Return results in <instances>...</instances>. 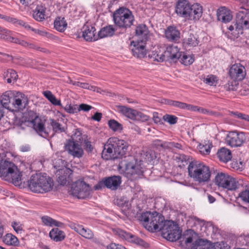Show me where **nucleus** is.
Masks as SVG:
<instances>
[{
  "label": "nucleus",
  "mask_w": 249,
  "mask_h": 249,
  "mask_svg": "<svg viewBox=\"0 0 249 249\" xmlns=\"http://www.w3.org/2000/svg\"><path fill=\"white\" fill-rule=\"evenodd\" d=\"M28 103L24 94L11 90L5 92L1 96L0 104L3 107L12 112L23 110Z\"/></svg>",
  "instance_id": "f257e3e1"
},
{
  "label": "nucleus",
  "mask_w": 249,
  "mask_h": 249,
  "mask_svg": "<svg viewBox=\"0 0 249 249\" xmlns=\"http://www.w3.org/2000/svg\"><path fill=\"white\" fill-rule=\"evenodd\" d=\"M21 173L15 164L6 158L5 154L0 153V177L11 180L16 186L21 183Z\"/></svg>",
  "instance_id": "f03ea898"
},
{
  "label": "nucleus",
  "mask_w": 249,
  "mask_h": 249,
  "mask_svg": "<svg viewBox=\"0 0 249 249\" xmlns=\"http://www.w3.org/2000/svg\"><path fill=\"white\" fill-rule=\"evenodd\" d=\"M28 186L30 191L34 193L43 194L52 190L53 181L46 175L35 174L31 177L28 182Z\"/></svg>",
  "instance_id": "7ed1b4c3"
},
{
  "label": "nucleus",
  "mask_w": 249,
  "mask_h": 249,
  "mask_svg": "<svg viewBox=\"0 0 249 249\" xmlns=\"http://www.w3.org/2000/svg\"><path fill=\"white\" fill-rule=\"evenodd\" d=\"M189 176L199 183H204L210 180L211 172L209 167L204 163L197 161H191L188 167Z\"/></svg>",
  "instance_id": "20e7f679"
},
{
  "label": "nucleus",
  "mask_w": 249,
  "mask_h": 249,
  "mask_svg": "<svg viewBox=\"0 0 249 249\" xmlns=\"http://www.w3.org/2000/svg\"><path fill=\"white\" fill-rule=\"evenodd\" d=\"M113 20L116 26L125 29L133 25L135 19L132 12L129 9L121 7L114 12Z\"/></svg>",
  "instance_id": "39448f33"
},
{
  "label": "nucleus",
  "mask_w": 249,
  "mask_h": 249,
  "mask_svg": "<svg viewBox=\"0 0 249 249\" xmlns=\"http://www.w3.org/2000/svg\"><path fill=\"white\" fill-rule=\"evenodd\" d=\"M119 167L124 171L126 177L131 180L137 179L144 172L143 165L141 160H135L130 162L122 160L119 164Z\"/></svg>",
  "instance_id": "423d86ee"
},
{
  "label": "nucleus",
  "mask_w": 249,
  "mask_h": 249,
  "mask_svg": "<svg viewBox=\"0 0 249 249\" xmlns=\"http://www.w3.org/2000/svg\"><path fill=\"white\" fill-rule=\"evenodd\" d=\"M141 218V221L143 222L144 227L149 231L153 232L160 231L162 228L163 217L156 212L143 213Z\"/></svg>",
  "instance_id": "0eeeda50"
},
{
  "label": "nucleus",
  "mask_w": 249,
  "mask_h": 249,
  "mask_svg": "<svg viewBox=\"0 0 249 249\" xmlns=\"http://www.w3.org/2000/svg\"><path fill=\"white\" fill-rule=\"evenodd\" d=\"M162 236L170 241H175L181 236L178 225L173 221H166L160 228Z\"/></svg>",
  "instance_id": "6e6552de"
},
{
  "label": "nucleus",
  "mask_w": 249,
  "mask_h": 249,
  "mask_svg": "<svg viewBox=\"0 0 249 249\" xmlns=\"http://www.w3.org/2000/svg\"><path fill=\"white\" fill-rule=\"evenodd\" d=\"M214 180L217 186L229 190H235L239 186V183L235 178L222 172L216 175Z\"/></svg>",
  "instance_id": "1a4fd4ad"
},
{
  "label": "nucleus",
  "mask_w": 249,
  "mask_h": 249,
  "mask_svg": "<svg viewBox=\"0 0 249 249\" xmlns=\"http://www.w3.org/2000/svg\"><path fill=\"white\" fill-rule=\"evenodd\" d=\"M235 31L237 32V37L239 34H242L244 30H249V10L244 9L239 11L236 17L235 22Z\"/></svg>",
  "instance_id": "9d476101"
},
{
  "label": "nucleus",
  "mask_w": 249,
  "mask_h": 249,
  "mask_svg": "<svg viewBox=\"0 0 249 249\" xmlns=\"http://www.w3.org/2000/svg\"><path fill=\"white\" fill-rule=\"evenodd\" d=\"M71 191L73 196L78 198L84 199L89 195L90 188L84 181L79 180L72 184Z\"/></svg>",
  "instance_id": "9b49d317"
},
{
  "label": "nucleus",
  "mask_w": 249,
  "mask_h": 249,
  "mask_svg": "<svg viewBox=\"0 0 249 249\" xmlns=\"http://www.w3.org/2000/svg\"><path fill=\"white\" fill-rule=\"evenodd\" d=\"M116 107L119 113L131 120L141 119L142 121H147L148 119V116L137 110L124 106H116Z\"/></svg>",
  "instance_id": "f8f14e48"
},
{
  "label": "nucleus",
  "mask_w": 249,
  "mask_h": 249,
  "mask_svg": "<svg viewBox=\"0 0 249 249\" xmlns=\"http://www.w3.org/2000/svg\"><path fill=\"white\" fill-rule=\"evenodd\" d=\"M246 140V136L243 132L235 131L230 132L226 138L227 144L232 147L241 146Z\"/></svg>",
  "instance_id": "ddd939ff"
},
{
  "label": "nucleus",
  "mask_w": 249,
  "mask_h": 249,
  "mask_svg": "<svg viewBox=\"0 0 249 249\" xmlns=\"http://www.w3.org/2000/svg\"><path fill=\"white\" fill-rule=\"evenodd\" d=\"M246 75L245 68L240 63L231 65L229 71V75L231 79L242 81L245 78Z\"/></svg>",
  "instance_id": "4468645a"
},
{
  "label": "nucleus",
  "mask_w": 249,
  "mask_h": 249,
  "mask_svg": "<svg viewBox=\"0 0 249 249\" xmlns=\"http://www.w3.org/2000/svg\"><path fill=\"white\" fill-rule=\"evenodd\" d=\"M114 142L113 137L110 138L104 145L102 151V157L106 160L117 159V156L114 151Z\"/></svg>",
  "instance_id": "2eb2a0df"
},
{
  "label": "nucleus",
  "mask_w": 249,
  "mask_h": 249,
  "mask_svg": "<svg viewBox=\"0 0 249 249\" xmlns=\"http://www.w3.org/2000/svg\"><path fill=\"white\" fill-rule=\"evenodd\" d=\"M65 150L73 158H80L84 154L81 145L75 142L69 141L65 145Z\"/></svg>",
  "instance_id": "dca6fc26"
},
{
  "label": "nucleus",
  "mask_w": 249,
  "mask_h": 249,
  "mask_svg": "<svg viewBox=\"0 0 249 249\" xmlns=\"http://www.w3.org/2000/svg\"><path fill=\"white\" fill-rule=\"evenodd\" d=\"M72 173V171L66 167H63L57 170L55 174L58 182L62 185H66L67 182L71 180Z\"/></svg>",
  "instance_id": "f3484780"
},
{
  "label": "nucleus",
  "mask_w": 249,
  "mask_h": 249,
  "mask_svg": "<svg viewBox=\"0 0 249 249\" xmlns=\"http://www.w3.org/2000/svg\"><path fill=\"white\" fill-rule=\"evenodd\" d=\"M115 232L116 234L123 239L140 246H144L145 242L143 240L130 232H126L120 229L116 230Z\"/></svg>",
  "instance_id": "a211bd4d"
},
{
  "label": "nucleus",
  "mask_w": 249,
  "mask_h": 249,
  "mask_svg": "<svg viewBox=\"0 0 249 249\" xmlns=\"http://www.w3.org/2000/svg\"><path fill=\"white\" fill-rule=\"evenodd\" d=\"M203 14V7L198 3H195L191 5L187 19L189 20L196 22L202 17Z\"/></svg>",
  "instance_id": "6ab92c4d"
},
{
  "label": "nucleus",
  "mask_w": 249,
  "mask_h": 249,
  "mask_svg": "<svg viewBox=\"0 0 249 249\" xmlns=\"http://www.w3.org/2000/svg\"><path fill=\"white\" fill-rule=\"evenodd\" d=\"M114 142V151L117 156V159L125 155L127 151L128 144L123 140H119L117 138L113 137Z\"/></svg>",
  "instance_id": "aec40b11"
},
{
  "label": "nucleus",
  "mask_w": 249,
  "mask_h": 249,
  "mask_svg": "<svg viewBox=\"0 0 249 249\" xmlns=\"http://www.w3.org/2000/svg\"><path fill=\"white\" fill-rule=\"evenodd\" d=\"M191 5L187 0H179L176 3L175 12L178 16L187 19Z\"/></svg>",
  "instance_id": "412c9836"
},
{
  "label": "nucleus",
  "mask_w": 249,
  "mask_h": 249,
  "mask_svg": "<svg viewBox=\"0 0 249 249\" xmlns=\"http://www.w3.org/2000/svg\"><path fill=\"white\" fill-rule=\"evenodd\" d=\"M145 42L139 40L131 42V45L133 46L132 52L134 56L138 58H143L145 56Z\"/></svg>",
  "instance_id": "4be33fe9"
},
{
  "label": "nucleus",
  "mask_w": 249,
  "mask_h": 249,
  "mask_svg": "<svg viewBox=\"0 0 249 249\" xmlns=\"http://www.w3.org/2000/svg\"><path fill=\"white\" fill-rule=\"evenodd\" d=\"M96 29L91 25H85L83 28L82 36L87 41H93L97 40L98 38V35H95Z\"/></svg>",
  "instance_id": "5701e85b"
},
{
  "label": "nucleus",
  "mask_w": 249,
  "mask_h": 249,
  "mask_svg": "<svg viewBox=\"0 0 249 249\" xmlns=\"http://www.w3.org/2000/svg\"><path fill=\"white\" fill-rule=\"evenodd\" d=\"M216 15L217 19L223 23H227L232 19L231 11L225 7H221L217 10Z\"/></svg>",
  "instance_id": "b1692460"
},
{
  "label": "nucleus",
  "mask_w": 249,
  "mask_h": 249,
  "mask_svg": "<svg viewBox=\"0 0 249 249\" xmlns=\"http://www.w3.org/2000/svg\"><path fill=\"white\" fill-rule=\"evenodd\" d=\"M165 57L174 60L178 59L181 56V52L179 51V49L177 46L170 45L166 48L164 52Z\"/></svg>",
  "instance_id": "393cba45"
},
{
  "label": "nucleus",
  "mask_w": 249,
  "mask_h": 249,
  "mask_svg": "<svg viewBox=\"0 0 249 249\" xmlns=\"http://www.w3.org/2000/svg\"><path fill=\"white\" fill-rule=\"evenodd\" d=\"M121 182V178L119 176H114L105 178L106 187L111 190H117Z\"/></svg>",
  "instance_id": "a878e982"
},
{
  "label": "nucleus",
  "mask_w": 249,
  "mask_h": 249,
  "mask_svg": "<svg viewBox=\"0 0 249 249\" xmlns=\"http://www.w3.org/2000/svg\"><path fill=\"white\" fill-rule=\"evenodd\" d=\"M180 32L176 27L169 26L165 31V36L166 38L173 41H177L180 38Z\"/></svg>",
  "instance_id": "bb28decb"
},
{
  "label": "nucleus",
  "mask_w": 249,
  "mask_h": 249,
  "mask_svg": "<svg viewBox=\"0 0 249 249\" xmlns=\"http://www.w3.org/2000/svg\"><path fill=\"white\" fill-rule=\"evenodd\" d=\"M136 35L139 37L140 41L146 42L148 38L149 31L147 26L144 24H140L137 26L135 30Z\"/></svg>",
  "instance_id": "cd10ccee"
},
{
  "label": "nucleus",
  "mask_w": 249,
  "mask_h": 249,
  "mask_svg": "<svg viewBox=\"0 0 249 249\" xmlns=\"http://www.w3.org/2000/svg\"><path fill=\"white\" fill-rule=\"evenodd\" d=\"M216 244H222V243H216L213 246L210 245L207 240L202 239H198L193 243L192 249H211L214 248Z\"/></svg>",
  "instance_id": "c85d7f7f"
},
{
  "label": "nucleus",
  "mask_w": 249,
  "mask_h": 249,
  "mask_svg": "<svg viewBox=\"0 0 249 249\" xmlns=\"http://www.w3.org/2000/svg\"><path fill=\"white\" fill-rule=\"evenodd\" d=\"M72 229L85 238L90 239L93 237L92 231L89 229L84 228L83 226L74 225Z\"/></svg>",
  "instance_id": "c756f323"
},
{
  "label": "nucleus",
  "mask_w": 249,
  "mask_h": 249,
  "mask_svg": "<svg viewBox=\"0 0 249 249\" xmlns=\"http://www.w3.org/2000/svg\"><path fill=\"white\" fill-rule=\"evenodd\" d=\"M115 31L116 29L112 25L104 27L98 32L99 38L111 36L114 34Z\"/></svg>",
  "instance_id": "7c9ffc66"
},
{
  "label": "nucleus",
  "mask_w": 249,
  "mask_h": 249,
  "mask_svg": "<svg viewBox=\"0 0 249 249\" xmlns=\"http://www.w3.org/2000/svg\"><path fill=\"white\" fill-rule=\"evenodd\" d=\"M217 156L220 161L227 162L231 159V151L227 148L223 147L219 150L217 153Z\"/></svg>",
  "instance_id": "2f4dec72"
},
{
  "label": "nucleus",
  "mask_w": 249,
  "mask_h": 249,
  "mask_svg": "<svg viewBox=\"0 0 249 249\" xmlns=\"http://www.w3.org/2000/svg\"><path fill=\"white\" fill-rule=\"evenodd\" d=\"M33 123V128L37 133L44 137L47 136L48 134L45 131L44 124L40 119H35Z\"/></svg>",
  "instance_id": "473e14b6"
},
{
  "label": "nucleus",
  "mask_w": 249,
  "mask_h": 249,
  "mask_svg": "<svg viewBox=\"0 0 249 249\" xmlns=\"http://www.w3.org/2000/svg\"><path fill=\"white\" fill-rule=\"evenodd\" d=\"M183 43L185 47H194L198 45L199 41L196 36L190 34L184 39Z\"/></svg>",
  "instance_id": "72a5a7b5"
},
{
  "label": "nucleus",
  "mask_w": 249,
  "mask_h": 249,
  "mask_svg": "<svg viewBox=\"0 0 249 249\" xmlns=\"http://www.w3.org/2000/svg\"><path fill=\"white\" fill-rule=\"evenodd\" d=\"M50 237L56 242L60 241L65 238V234L63 231L58 228L52 229L49 233Z\"/></svg>",
  "instance_id": "f704fd0d"
},
{
  "label": "nucleus",
  "mask_w": 249,
  "mask_h": 249,
  "mask_svg": "<svg viewBox=\"0 0 249 249\" xmlns=\"http://www.w3.org/2000/svg\"><path fill=\"white\" fill-rule=\"evenodd\" d=\"M67 26V23L64 18L57 17L54 21V27L59 32H64Z\"/></svg>",
  "instance_id": "c9c22d12"
},
{
  "label": "nucleus",
  "mask_w": 249,
  "mask_h": 249,
  "mask_svg": "<svg viewBox=\"0 0 249 249\" xmlns=\"http://www.w3.org/2000/svg\"><path fill=\"white\" fill-rule=\"evenodd\" d=\"M45 8L43 7L37 6L33 11V17L36 20L41 21L45 19Z\"/></svg>",
  "instance_id": "e433bc0d"
},
{
  "label": "nucleus",
  "mask_w": 249,
  "mask_h": 249,
  "mask_svg": "<svg viewBox=\"0 0 249 249\" xmlns=\"http://www.w3.org/2000/svg\"><path fill=\"white\" fill-rule=\"evenodd\" d=\"M3 242L6 245L17 246L19 241L17 237L11 233H7L3 237Z\"/></svg>",
  "instance_id": "4c0bfd02"
},
{
  "label": "nucleus",
  "mask_w": 249,
  "mask_h": 249,
  "mask_svg": "<svg viewBox=\"0 0 249 249\" xmlns=\"http://www.w3.org/2000/svg\"><path fill=\"white\" fill-rule=\"evenodd\" d=\"M3 78L6 79L8 83H11L15 81L18 78V74L13 69H8L4 72Z\"/></svg>",
  "instance_id": "58836bf2"
},
{
  "label": "nucleus",
  "mask_w": 249,
  "mask_h": 249,
  "mask_svg": "<svg viewBox=\"0 0 249 249\" xmlns=\"http://www.w3.org/2000/svg\"><path fill=\"white\" fill-rule=\"evenodd\" d=\"M42 221L45 225L49 226H54L58 227H62L64 225L63 223L57 221L47 216L42 217Z\"/></svg>",
  "instance_id": "ea45409f"
},
{
  "label": "nucleus",
  "mask_w": 249,
  "mask_h": 249,
  "mask_svg": "<svg viewBox=\"0 0 249 249\" xmlns=\"http://www.w3.org/2000/svg\"><path fill=\"white\" fill-rule=\"evenodd\" d=\"M148 57L153 61L162 62L165 59V54L158 51H153L149 53Z\"/></svg>",
  "instance_id": "a19ab883"
},
{
  "label": "nucleus",
  "mask_w": 249,
  "mask_h": 249,
  "mask_svg": "<svg viewBox=\"0 0 249 249\" xmlns=\"http://www.w3.org/2000/svg\"><path fill=\"white\" fill-rule=\"evenodd\" d=\"M43 94L53 105L61 106L60 100H57L50 91H44Z\"/></svg>",
  "instance_id": "79ce46f5"
},
{
  "label": "nucleus",
  "mask_w": 249,
  "mask_h": 249,
  "mask_svg": "<svg viewBox=\"0 0 249 249\" xmlns=\"http://www.w3.org/2000/svg\"><path fill=\"white\" fill-rule=\"evenodd\" d=\"M2 29L4 30V32L0 31V38L7 40L15 43L19 44L20 40L19 39L10 36L6 29Z\"/></svg>",
  "instance_id": "37998d69"
},
{
  "label": "nucleus",
  "mask_w": 249,
  "mask_h": 249,
  "mask_svg": "<svg viewBox=\"0 0 249 249\" xmlns=\"http://www.w3.org/2000/svg\"><path fill=\"white\" fill-rule=\"evenodd\" d=\"M194 233L193 231H187L183 234V235L179 238H180V242L184 243L186 245L188 244L191 243L193 241V234Z\"/></svg>",
  "instance_id": "c03bdc74"
},
{
  "label": "nucleus",
  "mask_w": 249,
  "mask_h": 249,
  "mask_svg": "<svg viewBox=\"0 0 249 249\" xmlns=\"http://www.w3.org/2000/svg\"><path fill=\"white\" fill-rule=\"evenodd\" d=\"M203 81L209 86H215L218 83V78L216 75L210 74L204 77Z\"/></svg>",
  "instance_id": "a18cd8bd"
},
{
  "label": "nucleus",
  "mask_w": 249,
  "mask_h": 249,
  "mask_svg": "<svg viewBox=\"0 0 249 249\" xmlns=\"http://www.w3.org/2000/svg\"><path fill=\"white\" fill-rule=\"evenodd\" d=\"M238 80L231 79L228 81V83L224 85V89L228 91H235L237 89L239 83Z\"/></svg>",
  "instance_id": "49530a36"
},
{
  "label": "nucleus",
  "mask_w": 249,
  "mask_h": 249,
  "mask_svg": "<svg viewBox=\"0 0 249 249\" xmlns=\"http://www.w3.org/2000/svg\"><path fill=\"white\" fill-rule=\"evenodd\" d=\"M108 125L109 128L114 131H121L123 129L122 125L114 119L108 121Z\"/></svg>",
  "instance_id": "de8ad7c7"
},
{
  "label": "nucleus",
  "mask_w": 249,
  "mask_h": 249,
  "mask_svg": "<svg viewBox=\"0 0 249 249\" xmlns=\"http://www.w3.org/2000/svg\"><path fill=\"white\" fill-rule=\"evenodd\" d=\"M116 203L118 206L122 207L124 211H126L130 208L131 204L129 201L124 198L117 199Z\"/></svg>",
  "instance_id": "09e8293b"
},
{
  "label": "nucleus",
  "mask_w": 249,
  "mask_h": 249,
  "mask_svg": "<svg viewBox=\"0 0 249 249\" xmlns=\"http://www.w3.org/2000/svg\"><path fill=\"white\" fill-rule=\"evenodd\" d=\"M173 107L191 111L195 108L193 105L177 101H174Z\"/></svg>",
  "instance_id": "8fccbe9b"
},
{
  "label": "nucleus",
  "mask_w": 249,
  "mask_h": 249,
  "mask_svg": "<svg viewBox=\"0 0 249 249\" xmlns=\"http://www.w3.org/2000/svg\"><path fill=\"white\" fill-rule=\"evenodd\" d=\"M50 124L55 132H62L64 131V128L62 127L61 124L53 119H50Z\"/></svg>",
  "instance_id": "3c124183"
},
{
  "label": "nucleus",
  "mask_w": 249,
  "mask_h": 249,
  "mask_svg": "<svg viewBox=\"0 0 249 249\" xmlns=\"http://www.w3.org/2000/svg\"><path fill=\"white\" fill-rule=\"evenodd\" d=\"M180 58L181 63L185 66L190 65L194 61V58L191 55L183 54Z\"/></svg>",
  "instance_id": "603ef678"
},
{
  "label": "nucleus",
  "mask_w": 249,
  "mask_h": 249,
  "mask_svg": "<svg viewBox=\"0 0 249 249\" xmlns=\"http://www.w3.org/2000/svg\"><path fill=\"white\" fill-rule=\"evenodd\" d=\"M83 137L81 130L79 129H76L72 137V140L71 141L75 142L76 143H82L83 141Z\"/></svg>",
  "instance_id": "864d4df0"
},
{
  "label": "nucleus",
  "mask_w": 249,
  "mask_h": 249,
  "mask_svg": "<svg viewBox=\"0 0 249 249\" xmlns=\"http://www.w3.org/2000/svg\"><path fill=\"white\" fill-rule=\"evenodd\" d=\"M64 108L67 112L70 114H74L79 112L77 105L67 104Z\"/></svg>",
  "instance_id": "5fc2aeb1"
},
{
  "label": "nucleus",
  "mask_w": 249,
  "mask_h": 249,
  "mask_svg": "<svg viewBox=\"0 0 249 249\" xmlns=\"http://www.w3.org/2000/svg\"><path fill=\"white\" fill-rule=\"evenodd\" d=\"M238 197L243 201L249 203V187L240 192L238 195Z\"/></svg>",
  "instance_id": "6e6d98bb"
},
{
  "label": "nucleus",
  "mask_w": 249,
  "mask_h": 249,
  "mask_svg": "<svg viewBox=\"0 0 249 249\" xmlns=\"http://www.w3.org/2000/svg\"><path fill=\"white\" fill-rule=\"evenodd\" d=\"M212 146L211 143L205 145H199V151L204 155H208L210 153L211 148Z\"/></svg>",
  "instance_id": "4d7b16f0"
},
{
  "label": "nucleus",
  "mask_w": 249,
  "mask_h": 249,
  "mask_svg": "<svg viewBox=\"0 0 249 249\" xmlns=\"http://www.w3.org/2000/svg\"><path fill=\"white\" fill-rule=\"evenodd\" d=\"M163 119L171 124H174L177 122L178 118L174 115L166 114L163 116Z\"/></svg>",
  "instance_id": "13d9d810"
},
{
  "label": "nucleus",
  "mask_w": 249,
  "mask_h": 249,
  "mask_svg": "<svg viewBox=\"0 0 249 249\" xmlns=\"http://www.w3.org/2000/svg\"><path fill=\"white\" fill-rule=\"evenodd\" d=\"M168 142H163L160 140H156L153 142V144L157 148L161 147L164 149L168 148Z\"/></svg>",
  "instance_id": "bf43d9fd"
},
{
  "label": "nucleus",
  "mask_w": 249,
  "mask_h": 249,
  "mask_svg": "<svg viewBox=\"0 0 249 249\" xmlns=\"http://www.w3.org/2000/svg\"><path fill=\"white\" fill-rule=\"evenodd\" d=\"M195 107L192 109V111H198L204 114L213 115V112L209 110L202 107H198L197 106H194Z\"/></svg>",
  "instance_id": "052dcab7"
},
{
  "label": "nucleus",
  "mask_w": 249,
  "mask_h": 249,
  "mask_svg": "<svg viewBox=\"0 0 249 249\" xmlns=\"http://www.w3.org/2000/svg\"><path fill=\"white\" fill-rule=\"evenodd\" d=\"M238 240L243 245H249V234L241 235Z\"/></svg>",
  "instance_id": "680f3d73"
},
{
  "label": "nucleus",
  "mask_w": 249,
  "mask_h": 249,
  "mask_svg": "<svg viewBox=\"0 0 249 249\" xmlns=\"http://www.w3.org/2000/svg\"><path fill=\"white\" fill-rule=\"evenodd\" d=\"M156 158L155 153L152 151H147L145 153V159L148 162H151Z\"/></svg>",
  "instance_id": "e2e57ef3"
},
{
  "label": "nucleus",
  "mask_w": 249,
  "mask_h": 249,
  "mask_svg": "<svg viewBox=\"0 0 249 249\" xmlns=\"http://www.w3.org/2000/svg\"><path fill=\"white\" fill-rule=\"evenodd\" d=\"M0 61L7 62L12 60L13 57L11 55L2 53H0Z\"/></svg>",
  "instance_id": "0e129e2a"
},
{
  "label": "nucleus",
  "mask_w": 249,
  "mask_h": 249,
  "mask_svg": "<svg viewBox=\"0 0 249 249\" xmlns=\"http://www.w3.org/2000/svg\"><path fill=\"white\" fill-rule=\"evenodd\" d=\"M92 108L90 105L85 104H81L79 106H78V109H79V112L81 110H83L86 112L89 111Z\"/></svg>",
  "instance_id": "69168bd1"
},
{
  "label": "nucleus",
  "mask_w": 249,
  "mask_h": 249,
  "mask_svg": "<svg viewBox=\"0 0 249 249\" xmlns=\"http://www.w3.org/2000/svg\"><path fill=\"white\" fill-rule=\"evenodd\" d=\"M32 31L34 32L35 34H36L42 36H48L49 35L47 32L44 30H41L33 28H32Z\"/></svg>",
  "instance_id": "338daca9"
},
{
  "label": "nucleus",
  "mask_w": 249,
  "mask_h": 249,
  "mask_svg": "<svg viewBox=\"0 0 249 249\" xmlns=\"http://www.w3.org/2000/svg\"><path fill=\"white\" fill-rule=\"evenodd\" d=\"M107 249H126L122 245L115 243H111L107 246Z\"/></svg>",
  "instance_id": "774afa93"
}]
</instances>
